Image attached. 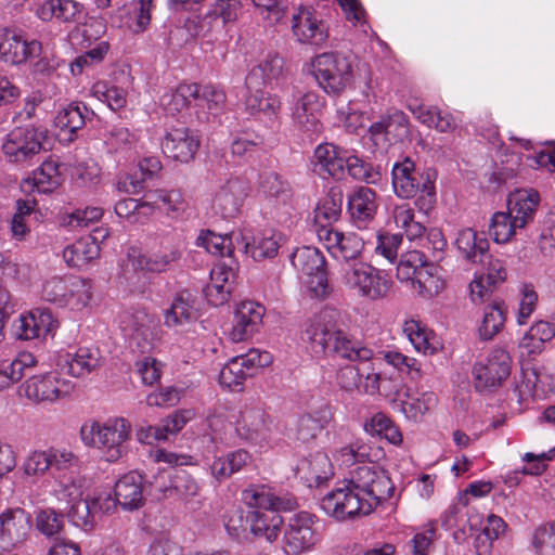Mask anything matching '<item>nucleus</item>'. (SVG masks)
I'll return each mask as SVG.
<instances>
[{"label": "nucleus", "instance_id": "obj_1", "mask_svg": "<svg viewBox=\"0 0 555 555\" xmlns=\"http://www.w3.org/2000/svg\"><path fill=\"white\" fill-rule=\"evenodd\" d=\"M393 491L395 485L386 470L374 463L362 464L324 495L320 506L328 516L344 520L369 515L382 502L389 500Z\"/></svg>", "mask_w": 555, "mask_h": 555}, {"label": "nucleus", "instance_id": "obj_2", "mask_svg": "<svg viewBox=\"0 0 555 555\" xmlns=\"http://www.w3.org/2000/svg\"><path fill=\"white\" fill-rule=\"evenodd\" d=\"M300 338L314 353H333L349 361H366L373 357L372 349L351 339L339 327L335 309L325 308L309 318L302 326Z\"/></svg>", "mask_w": 555, "mask_h": 555}, {"label": "nucleus", "instance_id": "obj_3", "mask_svg": "<svg viewBox=\"0 0 555 555\" xmlns=\"http://www.w3.org/2000/svg\"><path fill=\"white\" fill-rule=\"evenodd\" d=\"M77 463L75 454L66 449L50 447L28 454L23 463L27 476H43L51 470L54 478L52 494L65 507L82 498V481L68 472Z\"/></svg>", "mask_w": 555, "mask_h": 555}, {"label": "nucleus", "instance_id": "obj_4", "mask_svg": "<svg viewBox=\"0 0 555 555\" xmlns=\"http://www.w3.org/2000/svg\"><path fill=\"white\" fill-rule=\"evenodd\" d=\"M540 203L535 190H517L507 199V211L495 212L489 225V234L495 243H507L516 235L517 230L524 229L533 221Z\"/></svg>", "mask_w": 555, "mask_h": 555}, {"label": "nucleus", "instance_id": "obj_5", "mask_svg": "<svg viewBox=\"0 0 555 555\" xmlns=\"http://www.w3.org/2000/svg\"><path fill=\"white\" fill-rule=\"evenodd\" d=\"M391 183L395 194L403 199L417 197L415 204L425 212L436 203L435 173L420 172L410 157L396 162L391 169Z\"/></svg>", "mask_w": 555, "mask_h": 555}, {"label": "nucleus", "instance_id": "obj_6", "mask_svg": "<svg viewBox=\"0 0 555 555\" xmlns=\"http://www.w3.org/2000/svg\"><path fill=\"white\" fill-rule=\"evenodd\" d=\"M130 433V423L122 417L109 418L104 423H86L80 429L83 443L101 450L108 462L118 461L127 452Z\"/></svg>", "mask_w": 555, "mask_h": 555}, {"label": "nucleus", "instance_id": "obj_7", "mask_svg": "<svg viewBox=\"0 0 555 555\" xmlns=\"http://www.w3.org/2000/svg\"><path fill=\"white\" fill-rule=\"evenodd\" d=\"M339 275L347 289L372 301L387 297L392 286L387 273L363 261L344 264Z\"/></svg>", "mask_w": 555, "mask_h": 555}, {"label": "nucleus", "instance_id": "obj_8", "mask_svg": "<svg viewBox=\"0 0 555 555\" xmlns=\"http://www.w3.org/2000/svg\"><path fill=\"white\" fill-rule=\"evenodd\" d=\"M41 295L60 308L79 311L90 304L92 283L87 279L54 275L44 280Z\"/></svg>", "mask_w": 555, "mask_h": 555}, {"label": "nucleus", "instance_id": "obj_9", "mask_svg": "<svg viewBox=\"0 0 555 555\" xmlns=\"http://www.w3.org/2000/svg\"><path fill=\"white\" fill-rule=\"evenodd\" d=\"M311 74L319 87L330 95H339L353 78L350 59L338 52H325L314 56L311 61Z\"/></svg>", "mask_w": 555, "mask_h": 555}, {"label": "nucleus", "instance_id": "obj_10", "mask_svg": "<svg viewBox=\"0 0 555 555\" xmlns=\"http://www.w3.org/2000/svg\"><path fill=\"white\" fill-rule=\"evenodd\" d=\"M44 134L27 126L16 127L3 139L2 153L5 162L20 167H27L39 160Z\"/></svg>", "mask_w": 555, "mask_h": 555}, {"label": "nucleus", "instance_id": "obj_11", "mask_svg": "<svg viewBox=\"0 0 555 555\" xmlns=\"http://www.w3.org/2000/svg\"><path fill=\"white\" fill-rule=\"evenodd\" d=\"M291 262L299 273L307 276V284L315 297H323L328 293L325 258L318 248H297L291 256Z\"/></svg>", "mask_w": 555, "mask_h": 555}, {"label": "nucleus", "instance_id": "obj_12", "mask_svg": "<svg viewBox=\"0 0 555 555\" xmlns=\"http://www.w3.org/2000/svg\"><path fill=\"white\" fill-rule=\"evenodd\" d=\"M120 328L139 352L149 353L155 346V321L144 309L135 308L119 317Z\"/></svg>", "mask_w": 555, "mask_h": 555}, {"label": "nucleus", "instance_id": "obj_13", "mask_svg": "<svg viewBox=\"0 0 555 555\" xmlns=\"http://www.w3.org/2000/svg\"><path fill=\"white\" fill-rule=\"evenodd\" d=\"M319 241L327 249L330 255L347 263L361 256L364 248V241L357 233H344L333 229L330 225H321L317 231Z\"/></svg>", "mask_w": 555, "mask_h": 555}, {"label": "nucleus", "instance_id": "obj_14", "mask_svg": "<svg viewBox=\"0 0 555 555\" xmlns=\"http://www.w3.org/2000/svg\"><path fill=\"white\" fill-rule=\"evenodd\" d=\"M511 357L504 349H494L485 362L474 365V387L478 391L501 386L511 374Z\"/></svg>", "mask_w": 555, "mask_h": 555}, {"label": "nucleus", "instance_id": "obj_15", "mask_svg": "<svg viewBox=\"0 0 555 555\" xmlns=\"http://www.w3.org/2000/svg\"><path fill=\"white\" fill-rule=\"evenodd\" d=\"M69 390V384L55 373L31 376L20 387V392L37 404L53 403L67 396Z\"/></svg>", "mask_w": 555, "mask_h": 555}, {"label": "nucleus", "instance_id": "obj_16", "mask_svg": "<svg viewBox=\"0 0 555 555\" xmlns=\"http://www.w3.org/2000/svg\"><path fill=\"white\" fill-rule=\"evenodd\" d=\"M272 431V420L259 404L245 405L235 421V433L240 439L249 442H262Z\"/></svg>", "mask_w": 555, "mask_h": 555}, {"label": "nucleus", "instance_id": "obj_17", "mask_svg": "<svg viewBox=\"0 0 555 555\" xmlns=\"http://www.w3.org/2000/svg\"><path fill=\"white\" fill-rule=\"evenodd\" d=\"M248 190L247 182L237 177L220 183L211 199V209L215 215L223 219L234 218L240 212Z\"/></svg>", "mask_w": 555, "mask_h": 555}, {"label": "nucleus", "instance_id": "obj_18", "mask_svg": "<svg viewBox=\"0 0 555 555\" xmlns=\"http://www.w3.org/2000/svg\"><path fill=\"white\" fill-rule=\"evenodd\" d=\"M151 488L163 498L177 496L184 502L197 496L201 491L196 478L184 469L176 470L172 475L166 472L158 473L155 482H151Z\"/></svg>", "mask_w": 555, "mask_h": 555}, {"label": "nucleus", "instance_id": "obj_19", "mask_svg": "<svg viewBox=\"0 0 555 555\" xmlns=\"http://www.w3.org/2000/svg\"><path fill=\"white\" fill-rule=\"evenodd\" d=\"M312 526L313 518L307 512L296 514L289 519L288 528L284 534V552L287 555H297L311 550L318 541V535Z\"/></svg>", "mask_w": 555, "mask_h": 555}, {"label": "nucleus", "instance_id": "obj_20", "mask_svg": "<svg viewBox=\"0 0 555 555\" xmlns=\"http://www.w3.org/2000/svg\"><path fill=\"white\" fill-rule=\"evenodd\" d=\"M31 518L22 508L9 509L0 515V547L10 552L22 544L28 537Z\"/></svg>", "mask_w": 555, "mask_h": 555}, {"label": "nucleus", "instance_id": "obj_21", "mask_svg": "<svg viewBox=\"0 0 555 555\" xmlns=\"http://www.w3.org/2000/svg\"><path fill=\"white\" fill-rule=\"evenodd\" d=\"M128 257L133 268L160 273L169 270L181 258V250L177 244L166 240L160 243L159 249L151 255L131 248Z\"/></svg>", "mask_w": 555, "mask_h": 555}, {"label": "nucleus", "instance_id": "obj_22", "mask_svg": "<svg viewBox=\"0 0 555 555\" xmlns=\"http://www.w3.org/2000/svg\"><path fill=\"white\" fill-rule=\"evenodd\" d=\"M347 208L351 223L356 228L369 229L375 220L378 208L376 192L366 186L357 188L348 195Z\"/></svg>", "mask_w": 555, "mask_h": 555}, {"label": "nucleus", "instance_id": "obj_23", "mask_svg": "<svg viewBox=\"0 0 555 555\" xmlns=\"http://www.w3.org/2000/svg\"><path fill=\"white\" fill-rule=\"evenodd\" d=\"M42 52V44L37 40L26 41L21 35L11 29H4L0 35V60L11 65H20L28 57H35Z\"/></svg>", "mask_w": 555, "mask_h": 555}, {"label": "nucleus", "instance_id": "obj_24", "mask_svg": "<svg viewBox=\"0 0 555 555\" xmlns=\"http://www.w3.org/2000/svg\"><path fill=\"white\" fill-rule=\"evenodd\" d=\"M264 312V307L256 301H242L235 310L233 327L230 332L231 339L238 343L250 338L259 331Z\"/></svg>", "mask_w": 555, "mask_h": 555}, {"label": "nucleus", "instance_id": "obj_25", "mask_svg": "<svg viewBox=\"0 0 555 555\" xmlns=\"http://www.w3.org/2000/svg\"><path fill=\"white\" fill-rule=\"evenodd\" d=\"M198 146V138L188 128L171 129L167 132L162 142L164 154L181 163L192 160Z\"/></svg>", "mask_w": 555, "mask_h": 555}, {"label": "nucleus", "instance_id": "obj_26", "mask_svg": "<svg viewBox=\"0 0 555 555\" xmlns=\"http://www.w3.org/2000/svg\"><path fill=\"white\" fill-rule=\"evenodd\" d=\"M243 502L254 509L268 511H294L297 507L296 499L293 496H275L272 490L264 486H249L242 492Z\"/></svg>", "mask_w": 555, "mask_h": 555}, {"label": "nucleus", "instance_id": "obj_27", "mask_svg": "<svg viewBox=\"0 0 555 555\" xmlns=\"http://www.w3.org/2000/svg\"><path fill=\"white\" fill-rule=\"evenodd\" d=\"M144 479L138 472H129L115 483L114 495L125 511L139 509L144 505Z\"/></svg>", "mask_w": 555, "mask_h": 555}, {"label": "nucleus", "instance_id": "obj_28", "mask_svg": "<svg viewBox=\"0 0 555 555\" xmlns=\"http://www.w3.org/2000/svg\"><path fill=\"white\" fill-rule=\"evenodd\" d=\"M147 214L159 210L171 219H179L188 208V203L180 190H151L145 193Z\"/></svg>", "mask_w": 555, "mask_h": 555}, {"label": "nucleus", "instance_id": "obj_29", "mask_svg": "<svg viewBox=\"0 0 555 555\" xmlns=\"http://www.w3.org/2000/svg\"><path fill=\"white\" fill-rule=\"evenodd\" d=\"M323 107V99L315 92L309 91L299 96L293 107V119L304 130L319 133L322 126L319 115Z\"/></svg>", "mask_w": 555, "mask_h": 555}, {"label": "nucleus", "instance_id": "obj_30", "mask_svg": "<svg viewBox=\"0 0 555 555\" xmlns=\"http://www.w3.org/2000/svg\"><path fill=\"white\" fill-rule=\"evenodd\" d=\"M551 389V376L537 366L522 367L521 379L516 384L514 393L519 403L541 398Z\"/></svg>", "mask_w": 555, "mask_h": 555}, {"label": "nucleus", "instance_id": "obj_31", "mask_svg": "<svg viewBox=\"0 0 555 555\" xmlns=\"http://www.w3.org/2000/svg\"><path fill=\"white\" fill-rule=\"evenodd\" d=\"M195 301V296L190 291L178 292L170 307L164 312L165 325L177 328L195 322L198 317Z\"/></svg>", "mask_w": 555, "mask_h": 555}, {"label": "nucleus", "instance_id": "obj_32", "mask_svg": "<svg viewBox=\"0 0 555 555\" xmlns=\"http://www.w3.org/2000/svg\"><path fill=\"white\" fill-rule=\"evenodd\" d=\"M245 98V111L255 118L275 121L279 118L282 102L275 94L267 92L260 87L248 90Z\"/></svg>", "mask_w": 555, "mask_h": 555}, {"label": "nucleus", "instance_id": "obj_33", "mask_svg": "<svg viewBox=\"0 0 555 555\" xmlns=\"http://www.w3.org/2000/svg\"><path fill=\"white\" fill-rule=\"evenodd\" d=\"M292 29L298 41L310 44H322L327 38L325 24L308 10H300L293 15Z\"/></svg>", "mask_w": 555, "mask_h": 555}, {"label": "nucleus", "instance_id": "obj_34", "mask_svg": "<svg viewBox=\"0 0 555 555\" xmlns=\"http://www.w3.org/2000/svg\"><path fill=\"white\" fill-rule=\"evenodd\" d=\"M455 246L463 259L472 263H483L489 253V241L472 228L460 230Z\"/></svg>", "mask_w": 555, "mask_h": 555}, {"label": "nucleus", "instance_id": "obj_35", "mask_svg": "<svg viewBox=\"0 0 555 555\" xmlns=\"http://www.w3.org/2000/svg\"><path fill=\"white\" fill-rule=\"evenodd\" d=\"M296 474L309 487H319L332 474V463L324 452H315L301 459L296 466Z\"/></svg>", "mask_w": 555, "mask_h": 555}, {"label": "nucleus", "instance_id": "obj_36", "mask_svg": "<svg viewBox=\"0 0 555 555\" xmlns=\"http://www.w3.org/2000/svg\"><path fill=\"white\" fill-rule=\"evenodd\" d=\"M94 116L82 102H73L61 109L55 117V125L64 133L68 134L67 141L72 142L78 138V131L81 130L88 120Z\"/></svg>", "mask_w": 555, "mask_h": 555}, {"label": "nucleus", "instance_id": "obj_37", "mask_svg": "<svg viewBox=\"0 0 555 555\" xmlns=\"http://www.w3.org/2000/svg\"><path fill=\"white\" fill-rule=\"evenodd\" d=\"M345 158L346 156H343L340 150L334 144H319L313 154L314 171L341 180L345 177Z\"/></svg>", "mask_w": 555, "mask_h": 555}, {"label": "nucleus", "instance_id": "obj_38", "mask_svg": "<svg viewBox=\"0 0 555 555\" xmlns=\"http://www.w3.org/2000/svg\"><path fill=\"white\" fill-rule=\"evenodd\" d=\"M83 5L75 0H47L37 10L41 21L55 18L62 23H77L81 20Z\"/></svg>", "mask_w": 555, "mask_h": 555}, {"label": "nucleus", "instance_id": "obj_39", "mask_svg": "<svg viewBox=\"0 0 555 555\" xmlns=\"http://www.w3.org/2000/svg\"><path fill=\"white\" fill-rule=\"evenodd\" d=\"M100 350L93 347H79L75 352L65 354V366L74 377H86L102 366Z\"/></svg>", "mask_w": 555, "mask_h": 555}, {"label": "nucleus", "instance_id": "obj_40", "mask_svg": "<svg viewBox=\"0 0 555 555\" xmlns=\"http://www.w3.org/2000/svg\"><path fill=\"white\" fill-rule=\"evenodd\" d=\"M413 116L423 125L436 129L441 133H451L457 128V120L450 112L441 111L437 106H425L423 104H409Z\"/></svg>", "mask_w": 555, "mask_h": 555}, {"label": "nucleus", "instance_id": "obj_41", "mask_svg": "<svg viewBox=\"0 0 555 555\" xmlns=\"http://www.w3.org/2000/svg\"><path fill=\"white\" fill-rule=\"evenodd\" d=\"M285 74L284 60L276 53H269L246 76L245 85L248 90L279 80Z\"/></svg>", "mask_w": 555, "mask_h": 555}, {"label": "nucleus", "instance_id": "obj_42", "mask_svg": "<svg viewBox=\"0 0 555 555\" xmlns=\"http://www.w3.org/2000/svg\"><path fill=\"white\" fill-rule=\"evenodd\" d=\"M100 251L95 237H81L64 248L63 259L68 267L82 269L98 259Z\"/></svg>", "mask_w": 555, "mask_h": 555}, {"label": "nucleus", "instance_id": "obj_43", "mask_svg": "<svg viewBox=\"0 0 555 555\" xmlns=\"http://www.w3.org/2000/svg\"><path fill=\"white\" fill-rule=\"evenodd\" d=\"M36 364L37 360L30 352H20L12 360H0V391L20 382Z\"/></svg>", "mask_w": 555, "mask_h": 555}, {"label": "nucleus", "instance_id": "obj_44", "mask_svg": "<svg viewBox=\"0 0 555 555\" xmlns=\"http://www.w3.org/2000/svg\"><path fill=\"white\" fill-rule=\"evenodd\" d=\"M260 193L274 206H285L293 197L289 183L276 172H263L259 180Z\"/></svg>", "mask_w": 555, "mask_h": 555}, {"label": "nucleus", "instance_id": "obj_45", "mask_svg": "<svg viewBox=\"0 0 555 555\" xmlns=\"http://www.w3.org/2000/svg\"><path fill=\"white\" fill-rule=\"evenodd\" d=\"M246 522H249L250 531L255 535H262L267 541L272 542L280 532L283 518L275 509H254L248 513Z\"/></svg>", "mask_w": 555, "mask_h": 555}, {"label": "nucleus", "instance_id": "obj_46", "mask_svg": "<svg viewBox=\"0 0 555 555\" xmlns=\"http://www.w3.org/2000/svg\"><path fill=\"white\" fill-rule=\"evenodd\" d=\"M250 460L247 451L240 449L223 456H215L208 465L211 477L221 482L238 473Z\"/></svg>", "mask_w": 555, "mask_h": 555}, {"label": "nucleus", "instance_id": "obj_47", "mask_svg": "<svg viewBox=\"0 0 555 555\" xmlns=\"http://www.w3.org/2000/svg\"><path fill=\"white\" fill-rule=\"evenodd\" d=\"M104 143L109 153L129 158L135 151L138 139L128 128L113 126L104 134Z\"/></svg>", "mask_w": 555, "mask_h": 555}, {"label": "nucleus", "instance_id": "obj_48", "mask_svg": "<svg viewBox=\"0 0 555 555\" xmlns=\"http://www.w3.org/2000/svg\"><path fill=\"white\" fill-rule=\"evenodd\" d=\"M414 217L413 208L406 203L395 205L391 210L396 228L402 230L410 241L423 237L426 231L423 223L416 221Z\"/></svg>", "mask_w": 555, "mask_h": 555}, {"label": "nucleus", "instance_id": "obj_49", "mask_svg": "<svg viewBox=\"0 0 555 555\" xmlns=\"http://www.w3.org/2000/svg\"><path fill=\"white\" fill-rule=\"evenodd\" d=\"M403 332L417 352L433 354L437 351L436 337L431 331L415 320L406 321Z\"/></svg>", "mask_w": 555, "mask_h": 555}, {"label": "nucleus", "instance_id": "obj_50", "mask_svg": "<svg viewBox=\"0 0 555 555\" xmlns=\"http://www.w3.org/2000/svg\"><path fill=\"white\" fill-rule=\"evenodd\" d=\"M505 308L502 302H493L483 309V318L478 327V335L483 340L492 339L505 323Z\"/></svg>", "mask_w": 555, "mask_h": 555}, {"label": "nucleus", "instance_id": "obj_51", "mask_svg": "<svg viewBox=\"0 0 555 555\" xmlns=\"http://www.w3.org/2000/svg\"><path fill=\"white\" fill-rule=\"evenodd\" d=\"M434 271L435 267L426 261L412 285V288L423 298H433L439 295L446 287L444 281Z\"/></svg>", "mask_w": 555, "mask_h": 555}, {"label": "nucleus", "instance_id": "obj_52", "mask_svg": "<svg viewBox=\"0 0 555 555\" xmlns=\"http://www.w3.org/2000/svg\"><path fill=\"white\" fill-rule=\"evenodd\" d=\"M279 241L280 237L275 233L271 231L263 232L255 236L253 242H247L244 245L245 253L256 261L273 258L276 256L280 248Z\"/></svg>", "mask_w": 555, "mask_h": 555}, {"label": "nucleus", "instance_id": "obj_53", "mask_svg": "<svg viewBox=\"0 0 555 555\" xmlns=\"http://www.w3.org/2000/svg\"><path fill=\"white\" fill-rule=\"evenodd\" d=\"M67 517L69 521L88 532L95 528L98 524L96 512H94L90 498L79 499L67 506Z\"/></svg>", "mask_w": 555, "mask_h": 555}, {"label": "nucleus", "instance_id": "obj_54", "mask_svg": "<svg viewBox=\"0 0 555 555\" xmlns=\"http://www.w3.org/2000/svg\"><path fill=\"white\" fill-rule=\"evenodd\" d=\"M354 180L363 181L370 184H376L382 180L380 166H373L364 159L350 155L345 158V172Z\"/></svg>", "mask_w": 555, "mask_h": 555}, {"label": "nucleus", "instance_id": "obj_55", "mask_svg": "<svg viewBox=\"0 0 555 555\" xmlns=\"http://www.w3.org/2000/svg\"><path fill=\"white\" fill-rule=\"evenodd\" d=\"M198 91L199 86L196 83H180L175 91L163 95L162 104L170 113L180 112L188 107L192 100L196 102Z\"/></svg>", "mask_w": 555, "mask_h": 555}, {"label": "nucleus", "instance_id": "obj_56", "mask_svg": "<svg viewBox=\"0 0 555 555\" xmlns=\"http://www.w3.org/2000/svg\"><path fill=\"white\" fill-rule=\"evenodd\" d=\"M31 181L39 193H50L61 184L59 165L53 160L43 162L33 172Z\"/></svg>", "mask_w": 555, "mask_h": 555}, {"label": "nucleus", "instance_id": "obj_57", "mask_svg": "<svg viewBox=\"0 0 555 555\" xmlns=\"http://www.w3.org/2000/svg\"><path fill=\"white\" fill-rule=\"evenodd\" d=\"M554 336V326L546 321H539L522 337L520 347L527 349L529 353L540 352L544 343L552 340Z\"/></svg>", "mask_w": 555, "mask_h": 555}, {"label": "nucleus", "instance_id": "obj_58", "mask_svg": "<svg viewBox=\"0 0 555 555\" xmlns=\"http://www.w3.org/2000/svg\"><path fill=\"white\" fill-rule=\"evenodd\" d=\"M437 544L436 521H430L414 533L408 542V547L412 555H427L437 552Z\"/></svg>", "mask_w": 555, "mask_h": 555}, {"label": "nucleus", "instance_id": "obj_59", "mask_svg": "<svg viewBox=\"0 0 555 555\" xmlns=\"http://www.w3.org/2000/svg\"><path fill=\"white\" fill-rule=\"evenodd\" d=\"M426 260V256L418 250H410L401 255L397 266V279L412 286Z\"/></svg>", "mask_w": 555, "mask_h": 555}, {"label": "nucleus", "instance_id": "obj_60", "mask_svg": "<svg viewBox=\"0 0 555 555\" xmlns=\"http://www.w3.org/2000/svg\"><path fill=\"white\" fill-rule=\"evenodd\" d=\"M365 430L371 435L385 438L392 444L402 442V434L395 423L384 413L375 414L371 421L365 424Z\"/></svg>", "mask_w": 555, "mask_h": 555}, {"label": "nucleus", "instance_id": "obj_61", "mask_svg": "<svg viewBox=\"0 0 555 555\" xmlns=\"http://www.w3.org/2000/svg\"><path fill=\"white\" fill-rule=\"evenodd\" d=\"M242 4L240 0H217L203 18V23L221 20L225 26L238 20Z\"/></svg>", "mask_w": 555, "mask_h": 555}, {"label": "nucleus", "instance_id": "obj_62", "mask_svg": "<svg viewBox=\"0 0 555 555\" xmlns=\"http://www.w3.org/2000/svg\"><path fill=\"white\" fill-rule=\"evenodd\" d=\"M343 192L332 189L315 208V219L324 220L328 224L339 219L343 208Z\"/></svg>", "mask_w": 555, "mask_h": 555}, {"label": "nucleus", "instance_id": "obj_63", "mask_svg": "<svg viewBox=\"0 0 555 555\" xmlns=\"http://www.w3.org/2000/svg\"><path fill=\"white\" fill-rule=\"evenodd\" d=\"M227 95L223 89L207 85L199 87L196 95V106L207 108L209 114L216 116L224 109Z\"/></svg>", "mask_w": 555, "mask_h": 555}, {"label": "nucleus", "instance_id": "obj_64", "mask_svg": "<svg viewBox=\"0 0 555 555\" xmlns=\"http://www.w3.org/2000/svg\"><path fill=\"white\" fill-rule=\"evenodd\" d=\"M437 398L434 392H424L421 397L410 398L402 401L400 406L402 413L410 420L421 421L423 416L436 405Z\"/></svg>", "mask_w": 555, "mask_h": 555}]
</instances>
